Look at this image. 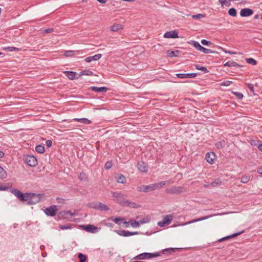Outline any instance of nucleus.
<instances>
[{"mask_svg":"<svg viewBox=\"0 0 262 262\" xmlns=\"http://www.w3.org/2000/svg\"><path fill=\"white\" fill-rule=\"evenodd\" d=\"M111 193L115 202L122 206L125 207V203H127L126 195L125 194L118 192H112Z\"/></svg>","mask_w":262,"mask_h":262,"instance_id":"obj_1","label":"nucleus"},{"mask_svg":"<svg viewBox=\"0 0 262 262\" xmlns=\"http://www.w3.org/2000/svg\"><path fill=\"white\" fill-rule=\"evenodd\" d=\"M87 206L90 208L97 209L101 211H108L110 208L105 204L101 202H91L88 204Z\"/></svg>","mask_w":262,"mask_h":262,"instance_id":"obj_2","label":"nucleus"},{"mask_svg":"<svg viewBox=\"0 0 262 262\" xmlns=\"http://www.w3.org/2000/svg\"><path fill=\"white\" fill-rule=\"evenodd\" d=\"M27 195V198L29 199L27 201H28L27 203L29 205L35 204L38 203L40 201L41 198V194L28 193V194Z\"/></svg>","mask_w":262,"mask_h":262,"instance_id":"obj_3","label":"nucleus"},{"mask_svg":"<svg viewBox=\"0 0 262 262\" xmlns=\"http://www.w3.org/2000/svg\"><path fill=\"white\" fill-rule=\"evenodd\" d=\"M160 256V254L158 252L156 253H143L136 256L134 259H147L154 257H157Z\"/></svg>","mask_w":262,"mask_h":262,"instance_id":"obj_4","label":"nucleus"},{"mask_svg":"<svg viewBox=\"0 0 262 262\" xmlns=\"http://www.w3.org/2000/svg\"><path fill=\"white\" fill-rule=\"evenodd\" d=\"M186 191V189L184 187L181 186H172L170 188H167L165 190V192L170 194H180Z\"/></svg>","mask_w":262,"mask_h":262,"instance_id":"obj_5","label":"nucleus"},{"mask_svg":"<svg viewBox=\"0 0 262 262\" xmlns=\"http://www.w3.org/2000/svg\"><path fill=\"white\" fill-rule=\"evenodd\" d=\"M74 215V213L72 212L71 210H69L67 211H61L58 212L57 214V217L59 220H70V219L72 218V216Z\"/></svg>","mask_w":262,"mask_h":262,"instance_id":"obj_6","label":"nucleus"},{"mask_svg":"<svg viewBox=\"0 0 262 262\" xmlns=\"http://www.w3.org/2000/svg\"><path fill=\"white\" fill-rule=\"evenodd\" d=\"M158 185L155 184H150L149 185H143L138 188V191L143 192H148L157 189Z\"/></svg>","mask_w":262,"mask_h":262,"instance_id":"obj_7","label":"nucleus"},{"mask_svg":"<svg viewBox=\"0 0 262 262\" xmlns=\"http://www.w3.org/2000/svg\"><path fill=\"white\" fill-rule=\"evenodd\" d=\"M11 192L17 196L20 201H26L28 199L27 198L28 193H23L20 190L15 188L12 189Z\"/></svg>","mask_w":262,"mask_h":262,"instance_id":"obj_8","label":"nucleus"},{"mask_svg":"<svg viewBox=\"0 0 262 262\" xmlns=\"http://www.w3.org/2000/svg\"><path fill=\"white\" fill-rule=\"evenodd\" d=\"M57 211L56 205H52L48 208H46L44 210L45 214L50 216H54L56 214Z\"/></svg>","mask_w":262,"mask_h":262,"instance_id":"obj_9","label":"nucleus"},{"mask_svg":"<svg viewBox=\"0 0 262 262\" xmlns=\"http://www.w3.org/2000/svg\"><path fill=\"white\" fill-rule=\"evenodd\" d=\"M25 161L28 165L31 167L35 166L37 164L36 158L33 156H28L25 159Z\"/></svg>","mask_w":262,"mask_h":262,"instance_id":"obj_10","label":"nucleus"},{"mask_svg":"<svg viewBox=\"0 0 262 262\" xmlns=\"http://www.w3.org/2000/svg\"><path fill=\"white\" fill-rule=\"evenodd\" d=\"M164 37L167 38H179L178 33L176 30L167 31L164 33Z\"/></svg>","mask_w":262,"mask_h":262,"instance_id":"obj_11","label":"nucleus"},{"mask_svg":"<svg viewBox=\"0 0 262 262\" xmlns=\"http://www.w3.org/2000/svg\"><path fill=\"white\" fill-rule=\"evenodd\" d=\"M64 73L66 76L70 80L78 79L79 78L78 74L73 71H64Z\"/></svg>","mask_w":262,"mask_h":262,"instance_id":"obj_12","label":"nucleus"},{"mask_svg":"<svg viewBox=\"0 0 262 262\" xmlns=\"http://www.w3.org/2000/svg\"><path fill=\"white\" fill-rule=\"evenodd\" d=\"M253 11L250 8H243L240 11V15L242 17H247L251 15Z\"/></svg>","mask_w":262,"mask_h":262,"instance_id":"obj_13","label":"nucleus"},{"mask_svg":"<svg viewBox=\"0 0 262 262\" xmlns=\"http://www.w3.org/2000/svg\"><path fill=\"white\" fill-rule=\"evenodd\" d=\"M84 229L89 232L95 233L98 231V228L93 225H88L83 226Z\"/></svg>","mask_w":262,"mask_h":262,"instance_id":"obj_14","label":"nucleus"},{"mask_svg":"<svg viewBox=\"0 0 262 262\" xmlns=\"http://www.w3.org/2000/svg\"><path fill=\"white\" fill-rule=\"evenodd\" d=\"M138 169L143 172H147L148 168L147 164L143 161H140L138 163Z\"/></svg>","mask_w":262,"mask_h":262,"instance_id":"obj_15","label":"nucleus"},{"mask_svg":"<svg viewBox=\"0 0 262 262\" xmlns=\"http://www.w3.org/2000/svg\"><path fill=\"white\" fill-rule=\"evenodd\" d=\"M215 158V155L212 152H207L206 155V160L209 163H213Z\"/></svg>","mask_w":262,"mask_h":262,"instance_id":"obj_16","label":"nucleus"},{"mask_svg":"<svg viewBox=\"0 0 262 262\" xmlns=\"http://www.w3.org/2000/svg\"><path fill=\"white\" fill-rule=\"evenodd\" d=\"M101 57L102 55L101 54H97L95 55L94 56L86 57V58H85L84 60L87 62H90L92 60H98L100 58H101Z\"/></svg>","mask_w":262,"mask_h":262,"instance_id":"obj_17","label":"nucleus"},{"mask_svg":"<svg viewBox=\"0 0 262 262\" xmlns=\"http://www.w3.org/2000/svg\"><path fill=\"white\" fill-rule=\"evenodd\" d=\"M123 25L118 24H114L110 26V29L112 31L117 32L123 29Z\"/></svg>","mask_w":262,"mask_h":262,"instance_id":"obj_18","label":"nucleus"},{"mask_svg":"<svg viewBox=\"0 0 262 262\" xmlns=\"http://www.w3.org/2000/svg\"><path fill=\"white\" fill-rule=\"evenodd\" d=\"M126 206L132 208H139L141 207V206L140 205L136 204L134 202L129 201L128 200H127V203H125V207Z\"/></svg>","mask_w":262,"mask_h":262,"instance_id":"obj_19","label":"nucleus"},{"mask_svg":"<svg viewBox=\"0 0 262 262\" xmlns=\"http://www.w3.org/2000/svg\"><path fill=\"white\" fill-rule=\"evenodd\" d=\"M91 89L94 92H104V93L106 92L108 90V89L105 86L99 88V87L93 86L91 87Z\"/></svg>","mask_w":262,"mask_h":262,"instance_id":"obj_20","label":"nucleus"},{"mask_svg":"<svg viewBox=\"0 0 262 262\" xmlns=\"http://www.w3.org/2000/svg\"><path fill=\"white\" fill-rule=\"evenodd\" d=\"M244 231H242L241 232H238V233H234V234H233L232 235L225 236L224 237H223V238L219 239L218 242H221L225 241L226 239H230L231 238L240 235L241 234L244 233Z\"/></svg>","mask_w":262,"mask_h":262,"instance_id":"obj_21","label":"nucleus"},{"mask_svg":"<svg viewBox=\"0 0 262 262\" xmlns=\"http://www.w3.org/2000/svg\"><path fill=\"white\" fill-rule=\"evenodd\" d=\"M115 178L119 183L125 184L126 183V178L122 174H119Z\"/></svg>","mask_w":262,"mask_h":262,"instance_id":"obj_22","label":"nucleus"},{"mask_svg":"<svg viewBox=\"0 0 262 262\" xmlns=\"http://www.w3.org/2000/svg\"><path fill=\"white\" fill-rule=\"evenodd\" d=\"M115 232L119 235L122 236H130V232L126 230H115Z\"/></svg>","mask_w":262,"mask_h":262,"instance_id":"obj_23","label":"nucleus"},{"mask_svg":"<svg viewBox=\"0 0 262 262\" xmlns=\"http://www.w3.org/2000/svg\"><path fill=\"white\" fill-rule=\"evenodd\" d=\"M200 51L202 52L205 54L208 53H214V54H219V53L216 51H213L209 49H206L203 46L200 48Z\"/></svg>","mask_w":262,"mask_h":262,"instance_id":"obj_24","label":"nucleus"},{"mask_svg":"<svg viewBox=\"0 0 262 262\" xmlns=\"http://www.w3.org/2000/svg\"><path fill=\"white\" fill-rule=\"evenodd\" d=\"M173 219V216L171 214L166 215L163 219V221L166 223V224L169 225Z\"/></svg>","mask_w":262,"mask_h":262,"instance_id":"obj_25","label":"nucleus"},{"mask_svg":"<svg viewBox=\"0 0 262 262\" xmlns=\"http://www.w3.org/2000/svg\"><path fill=\"white\" fill-rule=\"evenodd\" d=\"M93 75V72H92L90 70H83V71H81L78 74V76L79 77L83 75L90 76V75Z\"/></svg>","mask_w":262,"mask_h":262,"instance_id":"obj_26","label":"nucleus"},{"mask_svg":"<svg viewBox=\"0 0 262 262\" xmlns=\"http://www.w3.org/2000/svg\"><path fill=\"white\" fill-rule=\"evenodd\" d=\"M75 121L79 122L84 124H89L91 121L86 118H75L73 119Z\"/></svg>","mask_w":262,"mask_h":262,"instance_id":"obj_27","label":"nucleus"},{"mask_svg":"<svg viewBox=\"0 0 262 262\" xmlns=\"http://www.w3.org/2000/svg\"><path fill=\"white\" fill-rule=\"evenodd\" d=\"M224 66L225 67H239L241 66L234 61H229L226 62L224 64Z\"/></svg>","mask_w":262,"mask_h":262,"instance_id":"obj_28","label":"nucleus"},{"mask_svg":"<svg viewBox=\"0 0 262 262\" xmlns=\"http://www.w3.org/2000/svg\"><path fill=\"white\" fill-rule=\"evenodd\" d=\"M109 220L112 221H113L116 224L120 225L121 223L124 220V219L122 217H114L112 216L110 217Z\"/></svg>","mask_w":262,"mask_h":262,"instance_id":"obj_29","label":"nucleus"},{"mask_svg":"<svg viewBox=\"0 0 262 262\" xmlns=\"http://www.w3.org/2000/svg\"><path fill=\"white\" fill-rule=\"evenodd\" d=\"M179 51L178 50L176 51H167V54L169 57H178L179 56Z\"/></svg>","mask_w":262,"mask_h":262,"instance_id":"obj_30","label":"nucleus"},{"mask_svg":"<svg viewBox=\"0 0 262 262\" xmlns=\"http://www.w3.org/2000/svg\"><path fill=\"white\" fill-rule=\"evenodd\" d=\"M209 216H204V217H201V218H199V219H198L193 220H191V221H189L188 222L184 223L183 225H187V224H190V223H194V222L203 221V220H204L208 219L209 217Z\"/></svg>","mask_w":262,"mask_h":262,"instance_id":"obj_31","label":"nucleus"},{"mask_svg":"<svg viewBox=\"0 0 262 262\" xmlns=\"http://www.w3.org/2000/svg\"><path fill=\"white\" fill-rule=\"evenodd\" d=\"M189 43L192 45L196 49L199 51H200V48L202 47V46L199 43V42L194 40H191Z\"/></svg>","mask_w":262,"mask_h":262,"instance_id":"obj_32","label":"nucleus"},{"mask_svg":"<svg viewBox=\"0 0 262 262\" xmlns=\"http://www.w3.org/2000/svg\"><path fill=\"white\" fill-rule=\"evenodd\" d=\"M78 179L81 181H87L88 177L85 173L81 172L78 176Z\"/></svg>","mask_w":262,"mask_h":262,"instance_id":"obj_33","label":"nucleus"},{"mask_svg":"<svg viewBox=\"0 0 262 262\" xmlns=\"http://www.w3.org/2000/svg\"><path fill=\"white\" fill-rule=\"evenodd\" d=\"M36 151L40 154H42L45 152V147L41 145H38L35 147Z\"/></svg>","mask_w":262,"mask_h":262,"instance_id":"obj_34","label":"nucleus"},{"mask_svg":"<svg viewBox=\"0 0 262 262\" xmlns=\"http://www.w3.org/2000/svg\"><path fill=\"white\" fill-rule=\"evenodd\" d=\"M195 67L197 70H201L203 71L204 73H207L209 72V71L205 67H202L198 64H195Z\"/></svg>","mask_w":262,"mask_h":262,"instance_id":"obj_35","label":"nucleus"},{"mask_svg":"<svg viewBox=\"0 0 262 262\" xmlns=\"http://www.w3.org/2000/svg\"><path fill=\"white\" fill-rule=\"evenodd\" d=\"M225 141L224 140L219 141L215 143V146L217 148H222L225 146Z\"/></svg>","mask_w":262,"mask_h":262,"instance_id":"obj_36","label":"nucleus"},{"mask_svg":"<svg viewBox=\"0 0 262 262\" xmlns=\"http://www.w3.org/2000/svg\"><path fill=\"white\" fill-rule=\"evenodd\" d=\"M221 183H222V181H221V179L219 178H217L213 182L210 183V185H212L214 187H216L218 185H221Z\"/></svg>","mask_w":262,"mask_h":262,"instance_id":"obj_37","label":"nucleus"},{"mask_svg":"<svg viewBox=\"0 0 262 262\" xmlns=\"http://www.w3.org/2000/svg\"><path fill=\"white\" fill-rule=\"evenodd\" d=\"M78 257L79 258V262H86L87 260L86 256L82 253H79Z\"/></svg>","mask_w":262,"mask_h":262,"instance_id":"obj_38","label":"nucleus"},{"mask_svg":"<svg viewBox=\"0 0 262 262\" xmlns=\"http://www.w3.org/2000/svg\"><path fill=\"white\" fill-rule=\"evenodd\" d=\"M7 177L6 171L0 166V179H3Z\"/></svg>","mask_w":262,"mask_h":262,"instance_id":"obj_39","label":"nucleus"},{"mask_svg":"<svg viewBox=\"0 0 262 262\" xmlns=\"http://www.w3.org/2000/svg\"><path fill=\"white\" fill-rule=\"evenodd\" d=\"M228 14L230 16L235 17L237 15V12L235 9L232 8L228 10Z\"/></svg>","mask_w":262,"mask_h":262,"instance_id":"obj_40","label":"nucleus"},{"mask_svg":"<svg viewBox=\"0 0 262 262\" xmlns=\"http://www.w3.org/2000/svg\"><path fill=\"white\" fill-rule=\"evenodd\" d=\"M168 183V182L167 181H162L158 183H155V184L156 185H158L157 187L156 186L157 189H159Z\"/></svg>","mask_w":262,"mask_h":262,"instance_id":"obj_41","label":"nucleus"},{"mask_svg":"<svg viewBox=\"0 0 262 262\" xmlns=\"http://www.w3.org/2000/svg\"><path fill=\"white\" fill-rule=\"evenodd\" d=\"M72 227V225L69 224L68 225H60L59 226V228L61 230H66L71 229Z\"/></svg>","mask_w":262,"mask_h":262,"instance_id":"obj_42","label":"nucleus"},{"mask_svg":"<svg viewBox=\"0 0 262 262\" xmlns=\"http://www.w3.org/2000/svg\"><path fill=\"white\" fill-rule=\"evenodd\" d=\"M130 223L131 226L134 228L137 227L139 226L140 225L139 222H137L135 220H134V219L130 220Z\"/></svg>","mask_w":262,"mask_h":262,"instance_id":"obj_43","label":"nucleus"},{"mask_svg":"<svg viewBox=\"0 0 262 262\" xmlns=\"http://www.w3.org/2000/svg\"><path fill=\"white\" fill-rule=\"evenodd\" d=\"M246 61L247 63H248L249 64H251L252 65H253V66L256 65L257 63L256 61L254 59L252 58H247Z\"/></svg>","mask_w":262,"mask_h":262,"instance_id":"obj_44","label":"nucleus"},{"mask_svg":"<svg viewBox=\"0 0 262 262\" xmlns=\"http://www.w3.org/2000/svg\"><path fill=\"white\" fill-rule=\"evenodd\" d=\"M250 178L247 176H243L241 178V182L243 183H247L249 182Z\"/></svg>","mask_w":262,"mask_h":262,"instance_id":"obj_45","label":"nucleus"},{"mask_svg":"<svg viewBox=\"0 0 262 262\" xmlns=\"http://www.w3.org/2000/svg\"><path fill=\"white\" fill-rule=\"evenodd\" d=\"M6 51L12 52L14 51H20V49L16 48V47H8L5 48V49Z\"/></svg>","mask_w":262,"mask_h":262,"instance_id":"obj_46","label":"nucleus"},{"mask_svg":"<svg viewBox=\"0 0 262 262\" xmlns=\"http://www.w3.org/2000/svg\"><path fill=\"white\" fill-rule=\"evenodd\" d=\"M150 221V220L147 217H144L141 219L139 221V224H143L144 223H149Z\"/></svg>","mask_w":262,"mask_h":262,"instance_id":"obj_47","label":"nucleus"},{"mask_svg":"<svg viewBox=\"0 0 262 262\" xmlns=\"http://www.w3.org/2000/svg\"><path fill=\"white\" fill-rule=\"evenodd\" d=\"M232 93L239 99H242L243 98V95L241 93L232 92Z\"/></svg>","mask_w":262,"mask_h":262,"instance_id":"obj_48","label":"nucleus"},{"mask_svg":"<svg viewBox=\"0 0 262 262\" xmlns=\"http://www.w3.org/2000/svg\"><path fill=\"white\" fill-rule=\"evenodd\" d=\"M75 52V51H66L64 52V55L67 57L71 56L74 54V53Z\"/></svg>","mask_w":262,"mask_h":262,"instance_id":"obj_49","label":"nucleus"},{"mask_svg":"<svg viewBox=\"0 0 262 262\" xmlns=\"http://www.w3.org/2000/svg\"><path fill=\"white\" fill-rule=\"evenodd\" d=\"M218 48L221 49V50H222L223 52H224L226 53H228V54H231V55H234V54H236L235 52H232V51H227L226 50H225V49H224V48H222L221 47H219Z\"/></svg>","mask_w":262,"mask_h":262,"instance_id":"obj_50","label":"nucleus"},{"mask_svg":"<svg viewBox=\"0 0 262 262\" xmlns=\"http://www.w3.org/2000/svg\"><path fill=\"white\" fill-rule=\"evenodd\" d=\"M53 30H54L53 29L49 28V29H45V30H41V32L42 33H50L53 32Z\"/></svg>","mask_w":262,"mask_h":262,"instance_id":"obj_51","label":"nucleus"},{"mask_svg":"<svg viewBox=\"0 0 262 262\" xmlns=\"http://www.w3.org/2000/svg\"><path fill=\"white\" fill-rule=\"evenodd\" d=\"M201 43L204 46H209L212 44V43L210 41H208L206 39H202L201 40Z\"/></svg>","mask_w":262,"mask_h":262,"instance_id":"obj_52","label":"nucleus"},{"mask_svg":"<svg viewBox=\"0 0 262 262\" xmlns=\"http://www.w3.org/2000/svg\"><path fill=\"white\" fill-rule=\"evenodd\" d=\"M177 248H170L165 249L163 250V253H165V252H168L169 253H171L172 252H174L176 250H177Z\"/></svg>","mask_w":262,"mask_h":262,"instance_id":"obj_53","label":"nucleus"},{"mask_svg":"<svg viewBox=\"0 0 262 262\" xmlns=\"http://www.w3.org/2000/svg\"><path fill=\"white\" fill-rule=\"evenodd\" d=\"M196 73H189V74H186V78H194L196 76Z\"/></svg>","mask_w":262,"mask_h":262,"instance_id":"obj_54","label":"nucleus"},{"mask_svg":"<svg viewBox=\"0 0 262 262\" xmlns=\"http://www.w3.org/2000/svg\"><path fill=\"white\" fill-rule=\"evenodd\" d=\"M112 166V163L111 161H107L105 163V167L106 169H108Z\"/></svg>","mask_w":262,"mask_h":262,"instance_id":"obj_55","label":"nucleus"},{"mask_svg":"<svg viewBox=\"0 0 262 262\" xmlns=\"http://www.w3.org/2000/svg\"><path fill=\"white\" fill-rule=\"evenodd\" d=\"M246 85H247V87L248 88V89L250 90V91L252 92V93H254V86H253V85L251 83H246Z\"/></svg>","mask_w":262,"mask_h":262,"instance_id":"obj_56","label":"nucleus"},{"mask_svg":"<svg viewBox=\"0 0 262 262\" xmlns=\"http://www.w3.org/2000/svg\"><path fill=\"white\" fill-rule=\"evenodd\" d=\"M232 83V81L227 80V81L222 82L221 85H224V86H229Z\"/></svg>","mask_w":262,"mask_h":262,"instance_id":"obj_57","label":"nucleus"},{"mask_svg":"<svg viewBox=\"0 0 262 262\" xmlns=\"http://www.w3.org/2000/svg\"><path fill=\"white\" fill-rule=\"evenodd\" d=\"M204 17V15L203 14H196V15H192V18H196V19H199L200 18H202V17Z\"/></svg>","mask_w":262,"mask_h":262,"instance_id":"obj_58","label":"nucleus"},{"mask_svg":"<svg viewBox=\"0 0 262 262\" xmlns=\"http://www.w3.org/2000/svg\"><path fill=\"white\" fill-rule=\"evenodd\" d=\"M176 76L178 77V78H182V79H184V78H186V74H176Z\"/></svg>","mask_w":262,"mask_h":262,"instance_id":"obj_59","label":"nucleus"},{"mask_svg":"<svg viewBox=\"0 0 262 262\" xmlns=\"http://www.w3.org/2000/svg\"><path fill=\"white\" fill-rule=\"evenodd\" d=\"M46 146L48 147H50L52 144V141L51 140H48L46 142Z\"/></svg>","mask_w":262,"mask_h":262,"instance_id":"obj_60","label":"nucleus"},{"mask_svg":"<svg viewBox=\"0 0 262 262\" xmlns=\"http://www.w3.org/2000/svg\"><path fill=\"white\" fill-rule=\"evenodd\" d=\"M158 225L160 227H164L165 225H167L163 220L162 221L159 222Z\"/></svg>","mask_w":262,"mask_h":262,"instance_id":"obj_61","label":"nucleus"},{"mask_svg":"<svg viewBox=\"0 0 262 262\" xmlns=\"http://www.w3.org/2000/svg\"><path fill=\"white\" fill-rule=\"evenodd\" d=\"M8 188H9L8 187L3 186V185H0V190L5 191V190H8Z\"/></svg>","mask_w":262,"mask_h":262,"instance_id":"obj_62","label":"nucleus"},{"mask_svg":"<svg viewBox=\"0 0 262 262\" xmlns=\"http://www.w3.org/2000/svg\"><path fill=\"white\" fill-rule=\"evenodd\" d=\"M257 171L258 173L262 175V166H260L257 168Z\"/></svg>","mask_w":262,"mask_h":262,"instance_id":"obj_63","label":"nucleus"},{"mask_svg":"<svg viewBox=\"0 0 262 262\" xmlns=\"http://www.w3.org/2000/svg\"><path fill=\"white\" fill-rule=\"evenodd\" d=\"M219 2L220 4H221L222 5H223L224 4H225L226 5V0H219Z\"/></svg>","mask_w":262,"mask_h":262,"instance_id":"obj_64","label":"nucleus"}]
</instances>
